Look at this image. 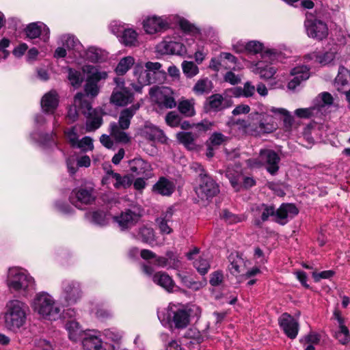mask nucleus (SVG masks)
Wrapping results in <instances>:
<instances>
[{
  "label": "nucleus",
  "instance_id": "obj_1",
  "mask_svg": "<svg viewBox=\"0 0 350 350\" xmlns=\"http://www.w3.org/2000/svg\"><path fill=\"white\" fill-rule=\"evenodd\" d=\"M178 25L185 36H197L200 34V29L187 19L176 15H152L148 16L143 21L144 31L148 34L163 33Z\"/></svg>",
  "mask_w": 350,
  "mask_h": 350
},
{
  "label": "nucleus",
  "instance_id": "obj_2",
  "mask_svg": "<svg viewBox=\"0 0 350 350\" xmlns=\"http://www.w3.org/2000/svg\"><path fill=\"white\" fill-rule=\"evenodd\" d=\"M5 283L11 293L23 297H27L36 286L33 278L27 271L18 267L8 269Z\"/></svg>",
  "mask_w": 350,
  "mask_h": 350
},
{
  "label": "nucleus",
  "instance_id": "obj_3",
  "mask_svg": "<svg viewBox=\"0 0 350 350\" xmlns=\"http://www.w3.org/2000/svg\"><path fill=\"white\" fill-rule=\"evenodd\" d=\"M161 64L159 62H137L133 70L134 79L131 83L132 88L140 92L144 86L157 82V77L164 74L161 71Z\"/></svg>",
  "mask_w": 350,
  "mask_h": 350
},
{
  "label": "nucleus",
  "instance_id": "obj_4",
  "mask_svg": "<svg viewBox=\"0 0 350 350\" xmlns=\"http://www.w3.org/2000/svg\"><path fill=\"white\" fill-rule=\"evenodd\" d=\"M157 316L163 326H174L180 329L187 327L190 321L189 310L185 306L178 303H170L167 307L159 310Z\"/></svg>",
  "mask_w": 350,
  "mask_h": 350
},
{
  "label": "nucleus",
  "instance_id": "obj_5",
  "mask_svg": "<svg viewBox=\"0 0 350 350\" xmlns=\"http://www.w3.org/2000/svg\"><path fill=\"white\" fill-rule=\"evenodd\" d=\"M31 306L35 313L43 319L55 321L61 317V308L53 295L46 291L37 293Z\"/></svg>",
  "mask_w": 350,
  "mask_h": 350
},
{
  "label": "nucleus",
  "instance_id": "obj_6",
  "mask_svg": "<svg viewBox=\"0 0 350 350\" xmlns=\"http://www.w3.org/2000/svg\"><path fill=\"white\" fill-rule=\"evenodd\" d=\"M29 307L26 303L18 299H12L6 304L4 314L5 326L14 332H18L27 321Z\"/></svg>",
  "mask_w": 350,
  "mask_h": 350
},
{
  "label": "nucleus",
  "instance_id": "obj_7",
  "mask_svg": "<svg viewBox=\"0 0 350 350\" xmlns=\"http://www.w3.org/2000/svg\"><path fill=\"white\" fill-rule=\"evenodd\" d=\"M333 104L332 94L324 92L314 98L312 107L297 109L295 111V115L300 118H322Z\"/></svg>",
  "mask_w": 350,
  "mask_h": 350
},
{
  "label": "nucleus",
  "instance_id": "obj_8",
  "mask_svg": "<svg viewBox=\"0 0 350 350\" xmlns=\"http://www.w3.org/2000/svg\"><path fill=\"white\" fill-rule=\"evenodd\" d=\"M82 71L86 75L84 90L88 96L96 97L100 92L98 83L108 77L107 72L101 70L98 66L84 65Z\"/></svg>",
  "mask_w": 350,
  "mask_h": 350
},
{
  "label": "nucleus",
  "instance_id": "obj_9",
  "mask_svg": "<svg viewBox=\"0 0 350 350\" xmlns=\"http://www.w3.org/2000/svg\"><path fill=\"white\" fill-rule=\"evenodd\" d=\"M83 297L81 284L75 280H66L61 284L60 301L66 306L77 304Z\"/></svg>",
  "mask_w": 350,
  "mask_h": 350
},
{
  "label": "nucleus",
  "instance_id": "obj_10",
  "mask_svg": "<svg viewBox=\"0 0 350 350\" xmlns=\"http://www.w3.org/2000/svg\"><path fill=\"white\" fill-rule=\"evenodd\" d=\"M280 159L278 154L270 149H262L258 158H252L247 160V163L250 167H260L265 165L267 170L272 175L279 170Z\"/></svg>",
  "mask_w": 350,
  "mask_h": 350
},
{
  "label": "nucleus",
  "instance_id": "obj_11",
  "mask_svg": "<svg viewBox=\"0 0 350 350\" xmlns=\"http://www.w3.org/2000/svg\"><path fill=\"white\" fill-rule=\"evenodd\" d=\"M143 272L148 277L152 278L153 282L164 288L167 292L176 291V286L172 278L166 273L158 271L153 274V268L147 264L142 265Z\"/></svg>",
  "mask_w": 350,
  "mask_h": 350
},
{
  "label": "nucleus",
  "instance_id": "obj_12",
  "mask_svg": "<svg viewBox=\"0 0 350 350\" xmlns=\"http://www.w3.org/2000/svg\"><path fill=\"white\" fill-rule=\"evenodd\" d=\"M247 53L256 55L261 53L262 59L275 61L282 57V51L275 48H265L263 43L258 40L247 42Z\"/></svg>",
  "mask_w": 350,
  "mask_h": 350
},
{
  "label": "nucleus",
  "instance_id": "obj_13",
  "mask_svg": "<svg viewBox=\"0 0 350 350\" xmlns=\"http://www.w3.org/2000/svg\"><path fill=\"white\" fill-rule=\"evenodd\" d=\"M149 94L152 101L161 107L172 109L176 105L169 88L154 86L150 89Z\"/></svg>",
  "mask_w": 350,
  "mask_h": 350
},
{
  "label": "nucleus",
  "instance_id": "obj_14",
  "mask_svg": "<svg viewBox=\"0 0 350 350\" xmlns=\"http://www.w3.org/2000/svg\"><path fill=\"white\" fill-rule=\"evenodd\" d=\"M149 94L152 101L161 107L172 109L176 105L169 88L154 86L150 89Z\"/></svg>",
  "mask_w": 350,
  "mask_h": 350
},
{
  "label": "nucleus",
  "instance_id": "obj_15",
  "mask_svg": "<svg viewBox=\"0 0 350 350\" xmlns=\"http://www.w3.org/2000/svg\"><path fill=\"white\" fill-rule=\"evenodd\" d=\"M149 94L152 101L161 107L172 109L176 105L169 88L154 86L150 89Z\"/></svg>",
  "mask_w": 350,
  "mask_h": 350
},
{
  "label": "nucleus",
  "instance_id": "obj_16",
  "mask_svg": "<svg viewBox=\"0 0 350 350\" xmlns=\"http://www.w3.org/2000/svg\"><path fill=\"white\" fill-rule=\"evenodd\" d=\"M116 87L114 88L110 98L111 103L116 106H125L131 103L133 99V94L124 87V81L120 78H115Z\"/></svg>",
  "mask_w": 350,
  "mask_h": 350
},
{
  "label": "nucleus",
  "instance_id": "obj_17",
  "mask_svg": "<svg viewBox=\"0 0 350 350\" xmlns=\"http://www.w3.org/2000/svg\"><path fill=\"white\" fill-rule=\"evenodd\" d=\"M196 193L202 200L212 198L219 192V187L213 179L207 174L201 176L199 185L196 187Z\"/></svg>",
  "mask_w": 350,
  "mask_h": 350
},
{
  "label": "nucleus",
  "instance_id": "obj_18",
  "mask_svg": "<svg viewBox=\"0 0 350 350\" xmlns=\"http://www.w3.org/2000/svg\"><path fill=\"white\" fill-rule=\"evenodd\" d=\"M226 176L237 191H240L242 188L249 189L256 184V181L252 177L244 176L240 172L230 167L227 169Z\"/></svg>",
  "mask_w": 350,
  "mask_h": 350
},
{
  "label": "nucleus",
  "instance_id": "obj_19",
  "mask_svg": "<svg viewBox=\"0 0 350 350\" xmlns=\"http://www.w3.org/2000/svg\"><path fill=\"white\" fill-rule=\"evenodd\" d=\"M72 204L78 208H82L83 205L92 204L95 200L92 188H78L74 189L69 197Z\"/></svg>",
  "mask_w": 350,
  "mask_h": 350
},
{
  "label": "nucleus",
  "instance_id": "obj_20",
  "mask_svg": "<svg viewBox=\"0 0 350 350\" xmlns=\"http://www.w3.org/2000/svg\"><path fill=\"white\" fill-rule=\"evenodd\" d=\"M337 56L334 49L328 51H314L304 56L306 62H312L320 64L321 66H329L334 64Z\"/></svg>",
  "mask_w": 350,
  "mask_h": 350
},
{
  "label": "nucleus",
  "instance_id": "obj_21",
  "mask_svg": "<svg viewBox=\"0 0 350 350\" xmlns=\"http://www.w3.org/2000/svg\"><path fill=\"white\" fill-rule=\"evenodd\" d=\"M57 44L64 47L74 59V61H78V56L82 55L83 46L80 42L74 36L70 34H64L57 39Z\"/></svg>",
  "mask_w": 350,
  "mask_h": 350
},
{
  "label": "nucleus",
  "instance_id": "obj_22",
  "mask_svg": "<svg viewBox=\"0 0 350 350\" xmlns=\"http://www.w3.org/2000/svg\"><path fill=\"white\" fill-rule=\"evenodd\" d=\"M139 134L142 137L151 142L165 144L168 139L161 129L148 122L139 129Z\"/></svg>",
  "mask_w": 350,
  "mask_h": 350
},
{
  "label": "nucleus",
  "instance_id": "obj_23",
  "mask_svg": "<svg viewBox=\"0 0 350 350\" xmlns=\"http://www.w3.org/2000/svg\"><path fill=\"white\" fill-rule=\"evenodd\" d=\"M305 27L309 37L319 40H322L328 35L327 25L319 20L308 18L305 21Z\"/></svg>",
  "mask_w": 350,
  "mask_h": 350
},
{
  "label": "nucleus",
  "instance_id": "obj_24",
  "mask_svg": "<svg viewBox=\"0 0 350 350\" xmlns=\"http://www.w3.org/2000/svg\"><path fill=\"white\" fill-rule=\"evenodd\" d=\"M157 51L161 54H173L183 55L187 53L186 46L183 43L172 40L170 38H165L157 45Z\"/></svg>",
  "mask_w": 350,
  "mask_h": 350
},
{
  "label": "nucleus",
  "instance_id": "obj_25",
  "mask_svg": "<svg viewBox=\"0 0 350 350\" xmlns=\"http://www.w3.org/2000/svg\"><path fill=\"white\" fill-rule=\"evenodd\" d=\"M25 32L29 39L40 38L44 42H48L50 38V29L42 22H35L29 24L25 29Z\"/></svg>",
  "mask_w": 350,
  "mask_h": 350
},
{
  "label": "nucleus",
  "instance_id": "obj_26",
  "mask_svg": "<svg viewBox=\"0 0 350 350\" xmlns=\"http://www.w3.org/2000/svg\"><path fill=\"white\" fill-rule=\"evenodd\" d=\"M100 337V332L98 330H85V334L81 340L83 349L85 350H105Z\"/></svg>",
  "mask_w": 350,
  "mask_h": 350
},
{
  "label": "nucleus",
  "instance_id": "obj_27",
  "mask_svg": "<svg viewBox=\"0 0 350 350\" xmlns=\"http://www.w3.org/2000/svg\"><path fill=\"white\" fill-rule=\"evenodd\" d=\"M140 215L131 209L122 211L118 215L113 217V220L117 223L121 230L131 228L139 220Z\"/></svg>",
  "mask_w": 350,
  "mask_h": 350
},
{
  "label": "nucleus",
  "instance_id": "obj_28",
  "mask_svg": "<svg viewBox=\"0 0 350 350\" xmlns=\"http://www.w3.org/2000/svg\"><path fill=\"white\" fill-rule=\"evenodd\" d=\"M266 59L251 62L249 68L252 72L258 75L260 78L269 79L276 73L277 68L272 64L267 63Z\"/></svg>",
  "mask_w": 350,
  "mask_h": 350
},
{
  "label": "nucleus",
  "instance_id": "obj_29",
  "mask_svg": "<svg viewBox=\"0 0 350 350\" xmlns=\"http://www.w3.org/2000/svg\"><path fill=\"white\" fill-rule=\"evenodd\" d=\"M130 171L137 175L149 178L152 176V167L150 163L141 157L135 158L129 163Z\"/></svg>",
  "mask_w": 350,
  "mask_h": 350
},
{
  "label": "nucleus",
  "instance_id": "obj_30",
  "mask_svg": "<svg viewBox=\"0 0 350 350\" xmlns=\"http://www.w3.org/2000/svg\"><path fill=\"white\" fill-rule=\"evenodd\" d=\"M293 78L288 83V90L294 91L300 84L310 77V68L306 66H298L293 68L291 71Z\"/></svg>",
  "mask_w": 350,
  "mask_h": 350
},
{
  "label": "nucleus",
  "instance_id": "obj_31",
  "mask_svg": "<svg viewBox=\"0 0 350 350\" xmlns=\"http://www.w3.org/2000/svg\"><path fill=\"white\" fill-rule=\"evenodd\" d=\"M85 107L87 110H83V114L87 118L86 131L88 132L94 131L101 126L102 117L98 110L92 109L90 103H85Z\"/></svg>",
  "mask_w": 350,
  "mask_h": 350
},
{
  "label": "nucleus",
  "instance_id": "obj_32",
  "mask_svg": "<svg viewBox=\"0 0 350 350\" xmlns=\"http://www.w3.org/2000/svg\"><path fill=\"white\" fill-rule=\"evenodd\" d=\"M279 323L286 335L294 339L299 332V323L297 321L287 313L283 314L279 319Z\"/></svg>",
  "mask_w": 350,
  "mask_h": 350
},
{
  "label": "nucleus",
  "instance_id": "obj_33",
  "mask_svg": "<svg viewBox=\"0 0 350 350\" xmlns=\"http://www.w3.org/2000/svg\"><path fill=\"white\" fill-rule=\"evenodd\" d=\"M85 103H89L85 99V95L81 92L77 93L74 98V104L68 108L66 119L69 123L75 122L78 118V110L83 113L87 110Z\"/></svg>",
  "mask_w": 350,
  "mask_h": 350
},
{
  "label": "nucleus",
  "instance_id": "obj_34",
  "mask_svg": "<svg viewBox=\"0 0 350 350\" xmlns=\"http://www.w3.org/2000/svg\"><path fill=\"white\" fill-rule=\"evenodd\" d=\"M299 213L297 208L293 204H282L280 207L275 211V221L284 225L287 223L288 219H291Z\"/></svg>",
  "mask_w": 350,
  "mask_h": 350
},
{
  "label": "nucleus",
  "instance_id": "obj_35",
  "mask_svg": "<svg viewBox=\"0 0 350 350\" xmlns=\"http://www.w3.org/2000/svg\"><path fill=\"white\" fill-rule=\"evenodd\" d=\"M176 185L173 180L165 177H160L153 185L154 193L163 196H170L175 191Z\"/></svg>",
  "mask_w": 350,
  "mask_h": 350
},
{
  "label": "nucleus",
  "instance_id": "obj_36",
  "mask_svg": "<svg viewBox=\"0 0 350 350\" xmlns=\"http://www.w3.org/2000/svg\"><path fill=\"white\" fill-rule=\"evenodd\" d=\"M59 105V96L55 90L46 93L41 99V107L44 112L52 114Z\"/></svg>",
  "mask_w": 350,
  "mask_h": 350
},
{
  "label": "nucleus",
  "instance_id": "obj_37",
  "mask_svg": "<svg viewBox=\"0 0 350 350\" xmlns=\"http://www.w3.org/2000/svg\"><path fill=\"white\" fill-rule=\"evenodd\" d=\"M256 217L255 224L260 225L262 221H267L270 216L275 217V208L273 206L261 204L252 208Z\"/></svg>",
  "mask_w": 350,
  "mask_h": 350
},
{
  "label": "nucleus",
  "instance_id": "obj_38",
  "mask_svg": "<svg viewBox=\"0 0 350 350\" xmlns=\"http://www.w3.org/2000/svg\"><path fill=\"white\" fill-rule=\"evenodd\" d=\"M68 338L72 342L80 341L85 334L81 325L75 319L68 321L64 325Z\"/></svg>",
  "mask_w": 350,
  "mask_h": 350
},
{
  "label": "nucleus",
  "instance_id": "obj_39",
  "mask_svg": "<svg viewBox=\"0 0 350 350\" xmlns=\"http://www.w3.org/2000/svg\"><path fill=\"white\" fill-rule=\"evenodd\" d=\"M139 108V105L135 104L120 112L118 122L117 123L122 129H128L129 128L131 120Z\"/></svg>",
  "mask_w": 350,
  "mask_h": 350
},
{
  "label": "nucleus",
  "instance_id": "obj_40",
  "mask_svg": "<svg viewBox=\"0 0 350 350\" xmlns=\"http://www.w3.org/2000/svg\"><path fill=\"white\" fill-rule=\"evenodd\" d=\"M124 130L122 129L115 122H111L109 125L110 135L117 143L126 144L130 142L131 136Z\"/></svg>",
  "mask_w": 350,
  "mask_h": 350
},
{
  "label": "nucleus",
  "instance_id": "obj_41",
  "mask_svg": "<svg viewBox=\"0 0 350 350\" xmlns=\"http://www.w3.org/2000/svg\"><path fill=\"white\" fill-rule=\"evenodd\" d=\"M350 72L343 66H340L338 68V75L335 78L334 85L335 88L340 92H346L345 87L349 84V79Z\"/></svg>",
  "mask_w": 350,
  "mask_h": 350
},
{
  "label": "nucleus",
  "instance_id": "obj_42",
  "mask_svg": "<svg viewBox=\"0 0 350 350\" xmlns=\"http://www.w3.org/2000/svg\"><path fill=\"white\" fill-rule=\"evenodd\" d=\"M31 137L35 142L44 147L57 146V145L56 141V134L55 133H52L50 135H42L38 132H33L31 134Z\"/></svg>",
  "mask_w": 350,
  "mask_h": 350
},
{
  "label": "nucleus",
  "instance_id": "obj_43",
  "mask_svg": "<svg viewBox=\"0 0 350 350\" xmlns=\"http://www.w3.org/2000/svg\"><path fill=\"white\" fill-rule=\"evenodd\" d=\"M229 260L230 262L229 267L230 273L236 277L239 276L241 278V275L244 273L245 268L244 260L238 255L234 256L232 254L229 258Z\"/></svg>",
  "mask_w": 350,
  "mask_h": 350
},
{
  "label": "nucleus",
  "instance_id": "obj_44",
  "mask_svg": "<svg viewBox=\"0 0 350 350\" xmlns=\"http://www.w3.org/2000/svg\"><path fill=\"white\" fill-rule=\"evenodd\" d=\"M132 236L133 238L149 245H152L155 241L154 232L150 227L142 226L139 228L137 234L133 233Z\"/></svg>",
  "mask_w": 350,
  "mask_h": 350
},
{
  "label": "nucleus",
  "instance_id": "obj_45",
  "mask_svg": "<svg viewBox=\"0 0 350 350\" xmlns=\"http://www.w3.org/2000/svg\"><path fill=\"white\" fill-rule=\"evenodd\" d=\"M101 57V51L100 49L95 47H89L88 49L84 50L82 48V55L78 56V61H75L77 64L81 63V59L88 60L89 62L95 63L99 61Z\"/></svg>",
  "mask_w": 350,
  "mask_h": 350
},
{
  "label": "nucleus",
  "instance_id": "obj_46",
  "mask_svg": "<svg viewBox=\"0 0 350 350\" xmlns=\"http://www.w3.org/2000/svg\"><path fill=\"white\" fill-rule=\"evenodd\" d=\"M137 33L136 31L129 26L119 37L121 43L126 46H136L138 43Z\"/></svg>",
  "mask_w": 350,
  "mask_h": 350
},
{
  "label": "nucleus",
  "instance_id": "obj_47",
  "mask_svg": "<svg viewBox=\"0 0 350 350\" xmlns=\"http://www.w3.org/2000/svg\"><path fill=\"white\" fill-rule=\"evenodd\" d=\"M195 100L182 99L178 102V109L180 113L186 117H192L196 114L195 111Z\"/></svg>",
  "mask_w": 350,
  "mask_h": 350
},
{
  "label": "nucleus",
  "instance_id": "obj_48",
  "mask_svg": "<svg viewBox=\"0 0 350 350\" xmlns=\"http://www.w3.org/2000/svg\"><path fill=\"white\" fill-rule=\"evenodd\" d=\"M270 111L274 116L283 118L284 125L287 131L291 129L294 119L288 111L284 108L273 107L270 109Z\"/></svg>",
  "mask_w": 350,
  "mask_h": 350
},
{
  "label": "nucleus",
  "instance_id": "obj_49",
  "mask_svg": "<svg viewBox=\"0 0 350 350\" xmlns=\"http://www.w3.org/2000/svg\"><path fill=\"white\" fill-rule=\"evenodd\" d=\"M213 89V83L208 78L199 79L193 88V91L197 95L209 93Z\"/></svg>",
  "mask_w": 350,
  "mask_h": 350
},
{
  "label": "nucleus",
  "instance_id": "obj_50",
  "mask_svg": "<svg viewBox=\"0 0 350 350\" xmlns=\"http://www.w3.org/2000/svg\"><path fill=\"white\" fill-rule=\"evenodd\" d=\"M135 59L132 56L122 57L119 61L115 71L118 75H124L128 70L135 64Z\"/></svg>",
  "mask_w": 350,
  "mask_h": 350
},
{
  "label": "nucleus",
  "instance_id": "obj_51",
  "mask_svg": "<svg viewBox=\"0 0 350 350\" xmlns=\"http://www.w3.org/2000/svg\"><path fill=\"white\" fill-rule=\"evenodd\" d=\"M208 110L218 111L226 107L224 100L221 95L216 94L211 96L207 102Z\"/></svg>",
  "mask_w": 350,
  "mask_h": 350
},
{
  "label": "nucleus",
  "instance_id": "obj_52",
  "mask_svg": "<svg viewBox=\"0 0 350 350\" xmlns=\"http://www.w3.org/2000/svg\"><path fill=\"white\" fill-rule=\"evenodd\" d=\"M103 335L105 336L106 340L119 345L123 337V332L116 328H109L105 329L103 332Z\"/></svg>",
  "mask_w": 350,
  "mask_h": 350
},
{
  "label": "nucleus",
  "instance_id": "obj_53",
  "mask_svg": "<svg viewBox=\"0 0 350 350\" xmlns=\"http://www.w3.org/2000/svg\"><path fill=\"white\" fill-rule=\"evenodd\" d=\"M178 142L183 144L187 148L193 150L195 148L194 136L190 132H179L176 135Z\"/></svg>",
  "mask_w": 350,
  "mask_h": 350
},
{
  "label": "nucleus",
  "instance_id": "obj_54",
  "mask_svg": "<svg viewBox=\"0 0 350 350\" xmlns=\"http://www.w3.org/2000/svg\"><path fill=\"white\" fill-rule=\"evenodd\" d=\"M133 179L129 175H124L117 173L113 183V187L116 189H126L132 185Z\"/></svg>",
  "mask_w": 350,
  "mask_h": 350
},
{
  "label": "nucleus",
  "instance_id": "obj_55",
  "mask_svg": "<svg viewBox=\"0 0 350 350\" xmlns=\"http://www.w3.org/2000/svg\"><path fill=\"white\" fill-rule=\"evenodd\" d=\"M68 79L72 86L79 88L83 81V77L80 71L74 68H68Z\"/></svg>",
  "mask_w": 350,
  "mask_h": 350
},
{
  "label": "nucleus",
  "instance_id": "obj_56",
  "mask_svg": "<svg viewBox=\"0 0 350 350\" xmlns=\"http://www.w3.org/2000/svg\"><path fill=\"white\" fill-rule=\"evenodd\" d=\"M90 221L96 225L105 226L107 224L106 214L103 211H93L86 214Z\"/></svg>",
  "mask_w": 350,
  "mask_h": 350
},
{
  "label": "nucleus",
  "instance_id": "obj_57",
  "mask_svg": "<svg viewBox=\"0 0 350 350\" xmlns=\"http://www.w3.org/2000/svg\"><path fill=\"white\" fill-rule=\"evenodd\" d=\"M182 69L183 73L187 78H192L199 72L198 66L193 62L183 61L182 63Z\"/></svg>",
  "mask_w": 350,
  "mask_h": 350
},
{
  "label": "nucleus",
  "instance_id": "obj_58",
  "mask_svg": "<svg viewBox=\"0 0 350 350\" xmlns=\"http://www.w3.org/2000/svg\"><path fill=\"white\" fill-rule=\"evenodd\" d=\"M219 59L221 61L224 62L225 61L228 62L233 64V66H229L228 68H230L234 70H240L242 69V67L237 64L238 59L237 58L233 55L232 54L227 52H222L219 54Z\"/></svg>",
  "mask_w": 350,
  "mask_h": 350
},
{
  "label": "nucleus",
  "instance_id": "obj_59",
  "mask_svg": "<svg viewBox=\"0 0 350 350\" xmlns=\"http://www.w3.org/2000/svg\"><path fill=\"white\" fill-rule=\"evenodd\" d=\"M128 26L129 25L120 21H113L109 25V29L112 33L119 38Z\"/></svg>",
  "mask_w": 350,
  "mask_h": 350
},
{
  "label": "nucleus",
  "instance_id": "obj_60",
  "mask_svg": "<svg viewBox=\"0 0 350 350\" xmlns=\"http://www.w3.org/2000/svg\"><path fill=\"white\" fill-rule=\"evenodd\" d=\"M166 256L168 260L167 269H178L181 267V261L175 253L168 251L166 252Z\"/></svg>",
  "mask_w": 350,
  "mask_h": 350
},
{
  "label": "nucleus",
  "instance_id": "obj_61",
  "mask_svg": "<svg viewBox=\"0 0 350 350\" xmlns=\"http://www.w3.org/2000/svg\"><path fill=\"white\" fill-rule=\"evenodd\" d=\"M336 338L342 345H347L350 341V334L347 326H342L335 334Z\"/></svg>",
  "mask_w": 350,
  "mask_h": 350
},
{
  "label": "nucleus",
  "instance_id": "obj_62",
  "mask_svg": "<svg viewBox=\"0 0 350 350\" xmlns=\"http://www.w3.org/2000/svg\"><path fill=\"white\" fill-rule=\"evenodd\" d=\"M193 265L198 271L202 275L206 274L210 268V264L207 258L202 257H200L199 259L195 260Z\"/></svg>",
  "mask_w": 350,
  "mask_h": 350
},
{
  "label": "nucleus",
  "instance_id": "obj_63",
  "mask_svg": "<svg viewBox=\"0 0 350 350\" xmlns=\"http://www.w3.org/2000/svg\"><path fill=\"white\" fill-rule=\"evenodd\" d=\"M222 217L224 219L228 224H232L241 222L245 220V217L243 215H235L227 210L223 211Z\"/></svg>",
  "mask_w": 350,
  "mask_h": 350
},
{
  "label": "nucleus",
  "instance_id": "obj_64",
  "mask_svg": "<svg viewBox=\"0 0 350 350\" xmlns=\"http://www.w3.org/2000/svg\"><path fill=\"white\" fill-rule=\"evenodd\" d=\"M75 148H79L83 152L92 150L94 148L93 139L89 136H85L79 141Z\"/></svg>",
  "mask_w": 350,
  "mask_h": 350
}]
</instances>
